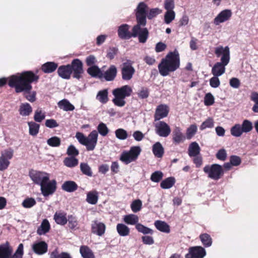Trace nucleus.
I'll use <instances>...</instances> for the list:
<instances>
[{
    "mask_svg": "<svg viewBox=\"0 0 258 258\" xmlns=\"http://www.w3.org/2000/svg\"><path fill=\"white\" fill-rule=\"evenodd\" d=\"M197 126L196 124L190 125L186 130V135L187 139H190L197 133Z\"/></svg>",
    "mask_w": 258,
    "mask_h": 258,
    "instance_id": "603ef678",
    "label": "nucleus"
},
{
    "mask_svg": "<svg viewBox=\"0 0 258 258\" xmlns=\"http://www.w3.org/2000/svg\"><path fill=\"white\" fill-rule=\"evenodd\" d=\"M154 225L158 230L162 232L166 233L170 232L169 226L165 222L157 220L155 222Z\"/></svg>",
    "mask_w": 258,
    "mask_h": 258,
    "instance_id": "473e14b6",
    "label": "nucleus"
},
{
    "mask_svg": "<svg viewBox=\"0 0 258 258\" xmlns=\"http://www.w3.org/2000/svg\"><path fill=\"white\" fill-rule=\"evenodd\" d=\"M64 164L70 168L76 166L78 164V160L73 157H67L63 161Z\"/></svg>",
    "mask_w": 258,
    "mask_h": 258,
    "instance_id": "a18cd8bd",
    "label": "nucleus"
},
{
    "mask_svg": "<svg viewBox=\"0 0 258 258\" xmlns=\"http://www.w3.org/2000/svg\"><path fill=\"white\" fill-rule=\"evenodd\" d=\"M49 229V223L47 220L44 219L42 221L40 226L38 227L37 233L39 235H43L48 232Z\"/></svg>",
    "mask_w": 258,
    "mask_h": 258,
    "instance_id": "72a5a7b5",
    "label": "nucleus"
},
{
    "mask_svg": "<svg viewBox=\"0 0 258 258\" xmlns=\"http://www.w3.org/2000/svg\"><path fill=\"white\" fill-rule=\"evenodd\" d=\"M155 131L159 137L166 138L171 133L170 126L163 121H159L154 124Z\"/></svg>",
    "mask_w": 258,
    "mask_h": 258,
    "instance_id": "1a4fd4ad",
    "label": "nucleus"
},
{
    "mask_svg": "<svg viewBox=\"0 0 258 258\" xmlns=\"http://www.w3.org/2000/svg\"><path fill=\"white\" fill-rule=\"evenodd\" d=\"M24 246L22 243H20L15 252L11 255L10 258H22L24 253Z\"/></svg>",
    "mask_w": 258,
    "mask_h": 258,
    "instance_id": "5fc2aeb1",
    "label": "nucleus"
},
{
    "mask_svg": "<svg viewBox=\"0 0 258 258\" xmlns=\"http://www.w3.org/2000/svg\"><path fill=\"white\" fill-rule=\"evenodd\" d=\"M58 106L61 109L64 111H73L75 109V107L68 100L62 99L59 101L57 103Z\"/></svg>",
    "mask_w": 258,
    "mask_h": 258,
    "instance_id": "c756f323",
    "label": "nucleus"
},
{
    "mask_svg": "<svg viewBox=\"0 0 258 258\" xmlns=\"http://www.w3.org/2000/svg\"><path fill=\"white\" fill-rule=\"evenodd\" d=\"M35 204L36 201L33 198H27L25 199L22 203L23 206L26 208H31Z\"/></svg>",
    "mask_w": 258,
    "mask_h": 258,
    "instance_id": "e2e57ef3",
    "label": "nucleus"
},
{
    "mask_svg": "<svg viewBox=\"0 0 258 258\" xmlns=\"http://www.w3.org/2000/svg\"><path fill=\"white\" fill-rule=\"evenodd\" d=\"M33 252L38 255H42L47 251L48 246L44 241H39L34 243L32 246Z\"/></svg>",
    "mask_w": 258,
    "mask_h": 258,
    "instance_id": "f3484780",
    "label": "nucleus"
},
{
    "mask_svg": "<svg viewBox=\"0 0 258 258\" xmlns=\"http://www.w3.org/2000/svg\"><path fill=\"white\" fill-rule=\"evenodd\" d=\"M219 77V76H213V77L210 79V85L212 88H216L220 86V81L218 78Z\"/></svg>",
    "mask_w": 258,
    "mask_h": 258,
    "instance_id": "69168bd1",
    "label": "nucleus"
},
{
    "mask_svg": "<svg viewBox=\"0 0 258 258\" xmlns=\"http://www.w3.org/2000/svg\"><path fill=\"white\" fill-rule=\"evenodd\" d=\"M60 142L59 138L54 136L47 140V144L50 147H56L60 145Z\"/></svg>",
    "mask_w": 258,
    "mask_h": 258,
    "instance_id": "8fccbe9b",
    "label": "nucleus"
},
{
    "mask_svg": "<svg viewBox=\"0 0 258 258\" xmlns=\"http://www.w3.org/2000/svg\"><path fill=\"white\" fill-rule=\"evenodd\" d=\"M136 228L138 232L144 234H152L153 233V230L152 229L146 227L140 223L137 224Z\"/></svg>",
    "mask_w": 258,
    "mask_h": 258,
    "instance_id": "49530a36",
    "label": "nucleus"
},
{
    "mask_svg": "<svg viewBox=\"0 0 258 258\" xmlns=\"http://www.w3.org/2000/svg\"><path fill=\"white\" fill-rule=\"evenodd\" d=\"M145 25L137 22V24L132 29V37L138 36L139 42L141 43H145L148 37V31L147 28L142 27Z\"/></svg>",
    "mask_w": 258,
    "mask_h": 258,
    "instance_id": "423d86ee",
    "label": "nucleus"
},
{
    "mask_svg": "<svg viewBox=\"0 0 258 258\" xmlns=\"http://www.w3.org/2000/svg\"><path fill=\"white\" fill-rule=\"evenodd\" d=\"M175 182L173 177H168L163 180L160 183V186L163 189H169L173 186Z\"/></svg>",
    "mask_w": 258,
    "mask_h": 258,
    "instance_id": "ea45409f",
    "label": "nucleus"
},
{
    "mask_svg": "<svg viewBox=\"0 0 258 258\" xmlns=\"http://www.w3.org/2000/svg\"><path fill=\"white\" fill-rule=\"evenodd\" d=\"M58 76L63 79H69L71 78L72 72L70 64L60 66L57 70Z\"/></svg>",
    "mask_w": 258,
    "mask_h": 258,
    "instance_id": "393cba45",
    "label": "nucleus"
},
{
    "mask_svg": "<svg viewBox=\"0 0 258 258\" xmlns=\"http://www.w3.org/2000/svg\"><path fill=\"white\" fill-rule=\"evenodd\" d=\"M105 225L100 221L94 220L91 224V231L93 234H96L99 236H102L105 232Z\"/></svg>",
    "mask_w": 258,
    "mask_h": 258,
    "instance_id": "2eb2a0df",
    "label": "nucleus"
},
{
    "mask_svg": "<svg viewBox=\"0 0 258 258\" xmlns=\"http://www.w3.org/2000/svg\"><path fill=\"white\" fill-rule=\"evenodd\" d=\"M32 111L31 105L28 103H23L20 106V114L22 116H28Z\"/></svg>",
    "mask_w": 258,
    "mask_h": 258,
    "instance_id": "4c0bfd02",
    "label": "nucleus"
},
{
    "mask_svg": "<svg viewBox=\"0 0 258 258\" xmlns=\"http://www.w3.org/2000/svg\"><path fill=\"white\" fill-rule=\"evenodd\" d=\"M80 251L83 258H95L92 250L87 246H81Z\"/></svg>",
    "mask_w": 258,
    "mask_h": 258,
    "instance_id": "c03bdc74",
    "label": "nucleus"
},
{
    "mask_svg": "<svg viewBox=\"0 0 258 258\" xmlns=\"http://www.w3.org/2000/svg\"><path fill=\"white\" fill-rule=\"evenodd\" d=\"M200 152V147L197 142H192L189 145L188 147V155L189 156H196L199 154Z\"/></svg>",
    "mask_w": 258,
    "mask_h": 258,
    "instance_id": "e433bc0d",
    "label": "nucleus"
},
{
    "mask_svg": "<svg viewBox=\"0 0 258 258\" xmlns=\"http://www.w3.org/2000/svg\"><path fill=\"white\" fill-rule=\"evenodd\" d=\"M12 252L13 248L8 242L0 245V258H10Z\"/></svg>",
    "mask_w": 258,
    "mask_h": 258,
    "instance_id": "5701e85b",
    "label": "nucleus"
},
{
    "mask_svg": "<svg viewBox=\"0 0 258 258\" xmlns=\"http://www.w3.org/2000/svg\"><path fill=\"white\" fill-rule=\"evenodd\" d=\"M163 174L161 171H157L153 172L151 176V180L155 182H159L162 178Z\"/></svg>",
    "mask_w": 258,
    "mask_h": 258,
    "instance_id": "052dcab7",
    "label": "nucleus"
},
{
    "mask_svg": "<svg viewBox=\"0 0 258 258\" xmlns=\"http://www.w3.org/2000/svg\"><path fill=\"white\" fill-rule=\"evenodd\" d=\"M56 189V181L53 179L45 182L40 186L41 193L44 197L53 194Z\"/></svg>",
    "mask_w": 258,
    "mask_h": 258,
    "instance_id": "f8f14e48",
    "label": "nucleus"
},
{
    "mask_svg": "<svg viewBox=\"0 0 258 258\" xmlns=\"http://www.w3.org/2000/svg\"><path fill=\"white\" fill-rule=\"evenodd\" d=\"M168 112L169 110L167 106L163 104L159 105L156 109L154 115L155 121L159 120L166 117Z\"/></svg>",
    "mask_w": 258,
    "mask_h": 258,
    "instance_id": "6ab92c4d",
    "label": "nucleus"
},
{
    "mask_svg": "<svg viewBox=\"0 0 258 258\" xmlns=\"http://www.w3.org/2000/svg\"><path fill=\"white\" fill-rule=\"evenodd\" d=\"M83 66V63L80 59H75L72 60L70 67L73 78L79 80L82 77L84 73Z\"/></svg>",
    "mask_w": 258,
    "mask_h": 258,
    "instance_id": "6e6552de",
    "label": "nucleus"
},
{
    "mask_svg": "<svg viewBox=\"0 0 258 258\" xmlns=\"http://www.w3.org/2000/svg\"><path fill=\"white\" fill-rule=\"evenodd\" d=\"M206 254L205 248L202 246H197L191 247L188 249V252L185 255V258H204Z\"/></svg>",
    "mask_w": 258,
    "mask_h": 258,
    "instance_id": "ddd939ff",
    "label": "nucleus"
},
{
    "mask_svg": "<svg viewBox=\"0 0 258 258\" xmlns=\"http://www.w3.org/2000/svg\"><path fill=\"white\" fill-rule=\"evenodd\" d=\"M38 79V76L32 72L27 71L11 76L9 78L8 84L11 87L15 88L17 93H28L32 89L31 83L37 81Z\"/></svg>",
    "mask_w": 258,
    "mask_h": 258,
    "instance_id": "f257e3e1",
    "label": "nucleus"
},
{
    "mask_svg": "<svg viewBox=\"0 0 258 258\" xmlns=\"http://www.w3.org/2000/svg\"><path fill=\"white\" fill-rule=\"evenodd\" d=\"M161 12L162 11L159 8L151 9L147 13L146 17L149 19H152L158 15L161 14Z\"/></svg>",
    "mask_w": 258,
    "mask_h": 258,
    "instance_id": "4d7b16f0",
    "label": "nucleus"
},
{
    "mask_svg": "<svg viewBox=\"0 0 258 258\" xmlns=\"http://www.w3.org/2000/svg\"><path fill=\"white\" fill-rule=\"evenodd\" d=\"M114 98L113 99V102L114 104L119 107H122L125 104L124 98L118 96H114Z\"/></svg>",
    "mask_w": 258,
    "mask_h": 258,
    "instance_id": "338daca9",
    "label": "nucleus"
},
{
    "mask_svg": "<svg viewBox=\"0 0 258 258\" xmlns=\"http://www.w3.org/2000/svg\"><path fill=\"white\" fill-rule=\"evenodd\" d=\"M80 169L81 171L85 175L91 176L92 175V172L90 167L88 164L85 163H81L80 164Z\"/></svg>",
    "mask_w": 258,
    "mask_h": 258,
    "instance_id": "6e6d98bb",
    "label": "nucleus"
},
{
    "mask_svg": "<svg viewBox=\"0 0 258 258\" xmlns=\"http://www.w3.org/2000/svg\"><path fill=\"white\" fill-rule=\"evenodd\" d=\"M117 75V68L114 65H111L109 68L103 73L102 78L107 81L114 80Z\"/></svg>",
    "mask_w": 258,
    "mask_h": 258,
    "instance_id": "412c9836",
    "label": "nucleus"
},
{
    "mask_svg": "<svg viewBox=\"0 0 258 258\" xmlns=\"http://www.w3.org/2000/svg\"><path fill=\"white\" fill-rule=\"evenodd\" d=\"M241 126L243 132L245 133L250 132L253 127L252 122L247 119L244 120Z\"/></svg>",
    "mask_w": 258,
    "mask_h": 258,
    "instance_id": "3c124183",
    "label": "nucleus"
},
{
    "mask_svg": "<svg viewBox=\"0 0 258 258\" xmlns=\"http://www.w3.org/2000/svg\"><path fill=\"white\" fill-rule=\"evenodd\" d=\"M115 134L116 137L121 140H125L127 138L126 131L122 128L116 130L115 132Z\"/></svg>",
    "mask_w": 258,
    "mask_h": 258,
    "instance_id": "13d9d810",
    "label": "nucleus"
},
{
    "mask_svg": "<svg viewBox=\"0 0 258 258\" xmlns=\"http://www.w3.org/2000/svg\"><path fill=\"white\" fill-rule=\"evenodd\" d=\"M69 222V226L71 229H74L77 228L78 222L75 217L71 216L67 219Z\"/></svg>",
    "mask_w": 258,
    "mask_h": 258,
    "instance_id": "774afa93",
    "label": "nucleus"
},
{
    "mask_svg": "<svg viewBox=\"0 0 258 258\" xmlns=\"http://www.w3.org/2000/svg\"><path fill=\"white\" fill-rule=\"evenodd\" d=\"M132 92V89L128 85H124L120 88H118L113 91L114 96H118L125 98L131 95Z\"/></svg>",
    "mask_w": 258,
    "mask_h": 258,
    "instance_id": "a211bd4d",
    "label": "nucleus"
},
{
    "mask_svg": "<svg viewBox=\"0 0 258 258\" xmlns=\"http://www.w3.org/2000/svg\"><path fill=\"white\" fill-rule=\"evenodd\" d=\"M29 176L35 183L40 186L48 181L50 178L49 174L47 172L34 170L29 172Z\"/></svg>",
    "mask_w": 258,
    "mask_h": 258,
    "instance_id": "0eeeda50",
    "label": "nucleus"
},
{
    "mask_svg": "<svg viewBox=\"0 0 258 258\" xmlns=\"http://www.w3.org/2000/svg\"><path fill=\"white\" fill-rule=\"evenodd\" d=\"M98 137V132L96 130L92 131L87 137L80 132H78L76 134V138L79 142L85 146L88 151H93L95 148L97 143Z\"/></svg>",
    "mask_w": 258,
    "mask_h": 258,
    "instance_id": "7ed1b4c3",
    "label": "nucleus"
},
{
    "mask_svg": "<svg viewBox=\"0 0 258 258\" xmlns=\"http://www.w3.org/2000/svg\"><path fill=\"white\" fill-rule=\"evenodd\" d=\"M116 231L118 234L122 237L129 235L130 229L126 225L124 224L119 223L116 225Z\"/></svg>",
    "mask_w": 258,
    "mask_h": 258,
    "instance_id": "c85d7f7f",
    "label": "nucleus"
},
{
    "mask_svg": "<svg viewBox=\"0 0 258 258\" xmlns=\"http://www.w3.org/2000/svg\"><path fill=\"white\" fill-rule=\"evenodd\" d=\"M243 133L241 124H235L230 129L231 134L235 137H240Z\"/></svg>",
    "mask_w": 258,
    "mask_h": 258,
    "instance_id": "79ce46f5",
    "label": "nucleus"
},
{
    "mask_svg": "<svg viewBox=\"0 0 258 258\" xmlns=\"http://www.w3.org/2000/svg\"><path fill=\"white\" fill-rule=\"evenodd\" d=\"M180 66V58L178 52L175 50L170 52L165 58L162 59L158 65L159 72L162 76H167L170 73L175 71Z\"/></svg>",
    "mask_w": 258,
    "mask_h": 258,
    "instance_id": "f03ea898",
    "label": "nucleus"
},
{
    "mask_svg": "<svg viewBox=\"0 0 258 258\" xmlns=\"http://www.w3.org/2000/svg\"><path fill=\"white\" fill-rule=\"evenodd\" d=\"M152 152L155 157L161 158L164 153V149L161 144L158 142L152 146Z\"/></svg>",
    "mask_w": 258,
    "mask_h": 258,
    "instance_id": "a878e982",
    "label": "nucleus"
},
{
    "mask_svg": "<svg viewBox=\"0 0 258 258\" xmlns=\"http://www.w3.org/2000/svg\"><path fill=\"white\" fill-rule=\"evenodd\" d=\"M78 188V185L73 181H65L62 185V189L67 192H73Z\"/></svg>",
    "mask_w": 258,
    "mask_h": 258,
    "instance_id": "c9c22d12",
    "label": "nucleus"
},
{
    "mask_svg": "<svg viewBox=\"0 0 258 258\" xmlns=\"http://www.w3.org/2000/svg\"><path fill=\"white\" fill-rule=\"evenodd\" d=\"M214 126V121L212 118H208L206 120L202 123L200 126L201 130H204L206 128H211Z\"/></svg>",
    "mask_w": 258,
    "mask_h": 258,
    "instance_id": "680f3d73",
    "label": "nucleus"
},
{
    "mask_svg": "<svg viewBox=\"0 0 258 258\" xmlns=\"http://www.w3.org/2000/svg\"><path fill=\"white\" fill-rule=\"evenodd\" d=\"M55 222L59 225H64L67 223L68 220L66 214L63 212H56L54 215Z\"/></svg>",
    "mask_w": 258,
    "mask_h": 258,
    "instance_id": "2f4dec72",
    "label": "nucleus"
},
{
    "mask_svg": "<svg viewBox=\"0 0 258 258\" xmlns=\"http://www.w3.org/2000/svg\"><path fill=\"white\" fill-rule=\"evenodd\" d=\"M45 112H43L41 109L38 108L35 110L34 119L36 122H41L45 118Z\"/></svg>",
    "mask_w": 258,
    "mask_h": 258,
    "instance_id": "09e8293b",
    "label": "nucleus"
},
{
    "mask_svg": "<svg viewBox=\"0 0 258 258\" xmlns=\"http://www.w3.org/2000/svg\"><path fill=\"white\" fill-rule=\"evenodd\" d=\"M28 124L29 134L33 136H36L39 132V125L33 121L28 122Z\"/></svg>",
    "mask_w": 258,
    "mask_h": 258,
    "instance_id": "37998d69",
    "label": "nucleus"
},
{
    "mask_svg": "<svg viewBox=\"0 0 258 258\" xmlns=\"http://www.w3.org/2000/svg\"><path fill=\"white\" fill-rule=\"evenodd\" d=\"M122 80L129 81L131 80L135 73V69L130 63H123L121 70Z\"/></svg>",
    "mask_w": 258,
    "mask_h": 258,
    "instance_id": "4468645a",
    "label": "nucleus"
},
{
    "mask_svg": "<svg viewBox=\"0 0 258 258\" xmlns=\"http://www.w3.org/2000/svg\"><path fill=\"white\" fill-rule=\"evenodd\" d=\"M97 130L99 133L102 136H106L109 132V130L106 125L103 122L99 124Z\"/></svg>",
    "mask_w": 258,
    "mask_h": 258,
    "instance_id": "bf43d9fd",
    "label": "nucleus"
},
{
    "mask_svg": "<svg viewBox=\"0 0 258 258\" xmlns=\"http://www.w3.org/2000/svg\"><path fill=\"white\" fill-rule=\"evenodd\" d=\"M203 170L207 174L208 177L215 180H218L224 174L222 166L218 164L206 165L204 167Z\"/></svg>",
    "mask_w": 258,
    "mask_h": 258,
    "instance_id": "20e7f679",
    "label": "nucleus"
},
{
    "mask_svg": "<svg viewBox=\"0 0 258 258\" xmlns=\"http://www.w3.org/2000/svg\"><path fill=\"white\" fill-rule=\"evenodd\" d=\"M175 18V13L174 11H166L164 16V22L167 24H170Z\"/></svg>",
    "mask_w": 258,
    "mask_h": 258,
    "instance_id": "de8ad7c7",
    "label": "nucleus"
},
{
    "mask_svg": "<svg viewBox=\"0 0 258 258\" xmlns=\"http://www.w3.org/2000/svg\"><path fill=\"white\" fill-rule=\"evenodd\" d=\"M204 103L207 106L212 105L214 103V97L211 93H208L206 94Z\"/></svg>",
    "mask_w": 258,
    "mask_h": 258,
    "instance_id": "0e129e2a",
    "label": "nucleus"
},
{
    "mask_svg": "<svg viewBox=\"0 0 258 258\" xmlns=\"http://www.w3.org/2000/svg\"><path fill=\"white\" fill-rule=\"evenodd\" d=\"M141 152L139 146H134L130 151L123 152L120 157V160L125 164H128L135 161Z\"/></svg>",
    "mask_w": 258,
    "mask_h": 258,
    "instance_id": "39448f33",
    "label": "nucleus"
},
{
    "mask_svg": "<svg viewBox=\"0 0 258 258\" xmlns=\"http://www.w3.org/2000/svg\"><path fill=\"white\" fill-rule=\"evenodd\" d=\"M148 6L144 2H141L136 9V17L137 22L144 25L146 24V15Z\"/></svg>",
    "mask_w": 258,
    "mask_h": 258,
    "instance_id": "9b49d317",
    "label": "nucleus"
},
{
    "mask_svg": "<svg viewBox=\"0 0 258 258\" xmlns=\"http://www.w3.org/2000/svg\"><path fill=\"white\" fill-rule=\"evenodd\" d=\"M58 65L54 62H47L41 67V70L45 73H51L57 68Z\"/></svg>",
    "mask_w": 258,
    "mask_h": 258,
    "instance_id": "cd10ccee",
    "label": "nucleus"
},
{
    "mask_svg": "<svg viewBox=\"0 0 258 258\" xmlns=\"http://www.w3.org/2000/svg\"><path fill=\"white\" fill-rule=\"evenodd\" d=\"M228 63H224L223 62H216L212 69V74L213 76H221L225 72V67Z\"/></svg>",
    "mask_w": 258,
    "mask_h": 258,
    "instance_id": "4be33fe9",
    "label": "nucleus"
},
{
    "mask_svg": "<svg viewBox=\"0 0 258 258\" xmlns=\"http://www.w3.org/2000/svg\"><path fill=\"white\" fill-rule=\"evenodd\" d=\"M87 71L92 77H98L99 78H102L103 73L97 66L90 67Z\"/></svg>",
    "mask_w": 258,
    "mask_h": 258,
    "instance_id": "f704fd0d",
    "label": "nucleus"
},
{
    "mask_svg": "<svg viewBox=\"0 0 258 258\" xmlns=\"http://www.w3.org/2000/svg\"><path fill=\"white\" fill-rule=\"evenodd\" d=\"M202 244L206 247H210L212 244V239L211 236L207 233H203L200 236Z\"/></svg>",
    "mask_w": 258,
    "mask_h": 258,
    "instance_id": "a19ab883",
    "label": "nucleus"
},
{
    "mask_svg": "<svg viewBox=\"0 0 258 258\" xmlns=\"http://www.w3.org/2000/svg\"><path fill=\"white\" fill-rule=\"evenodd\" d=\"M130 26L124 24L121 25L118 28V37L122 39H128L132 38V33L130 32Z\"/></svg>",
    "mask_w": 258,
    "mask_h": 258,
    "instance_id": "aec40b11",
    "label": "nucleus"
},
{
    "mask_svg": "<svg viewBox=\"0 0 258 258\" xmlns=\"http://www.w3.org/2000/svg\"><path fill=\"white\" fill-rule=\"evenodd\" d=\"M185 138L182 133L181 129L178 126H175L172 132V140L174 143L179 144L183 142Z\"/></svg>",
    "mask_w": 258,
    "mask_h": 258,
    "instance_id": "b1692460",
    "label": "nucleus"
},
{
    "mask_svg": "<svg viewBox=\"0 0 258 258\" xmlns=\"http://www.w3.org/2000/svg\"><path fill=\"white\" fill-rule=\"evenodd\" d=\"M215 53L217 57H221L220 60L224 63L230 61V49L228 46H219L215 48Z\"/></svg>",
    "mask_w": 258,
    "mask_h": 258,
    "instance_id": "9d476101",
    "label": "nucleus"
},
{
    "mask_svg": "<svg viewBox=\"0 0 258 258\" xmlns=\"http://www.w3.org/2000/svg\"><path fill=\"white\" fill-rule=\"evenodd\" d=\"M231 16L232 12L230 10L222 11L214 19V24L216 26L219 25L220 23L228 20Z\"/></svg>",
    "mask_w": 258,
    "mask_h": 258,
    "instance_id": "dca6fc26",
    "label": "nucleus"
},
{
    "mask_svg": "<svg viewBox=\"0 0 258 258\" xmlns=\"http://www.w3.org/2000/svg\"><path fill=\"white\" fill-rule=\"evenodd\" d=\"M96 99L103 104L106 103L108 101L107 90L99 91L96 96Z\"/></svg>",
    "mask_w": 258,
    "mask_h": 258,
    "instance_id": "58836bf2",
    "label": "nucleus"
},
{
    "mask_svg": "<svg viewBox=\"0 0 258 258\" xmlns=\"http://www.w3.org/2000/svg\"><path fill=\"white\" fill-rule=\"evenodd\" d=\"M123 221L127 224L128 225H135L138 224L139 223V217L137 215L134 214H128L125 215L123 217Z\"/></svg>",
    "mask_w": 258,
    "mask_h": 258,
    "instance_id": "7c9ffc66",
    "label": "nucleus"
},
{
    "mask_svg": "<svg viewBox=\"0 0 258 258\" xmlns=\"http://www.w3.org/2000/svg\"><path fill=\"white\" fill-rule=\"evenodd\" d=\"M98 201V192L96 190H92L87 194L86 201L90 204L95 205Z\"/></svg>",
    "mask_w": 258,
    "mask_h": 258,
    "instance_id": "bb28decb",
    "label": "nucleus"
},
{
    "mask_svg": "<svg viewBox=\"0 0 258 258\" xmlns=\"http://www.w3.org/2000/svg\"><path fill=\"white\" fill-rule=\"evenodd\" d=\"M142 206V201L140 200H136L132 203L131 208L133 212L137 213L141 210Z\"/></svg>",
    "mask_w": 258,
    "mask_h": 258,
    "instance_id": "864d4df0",
    "label": "nucleus"
}]
</instances>
